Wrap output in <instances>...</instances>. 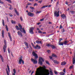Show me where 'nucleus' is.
Returning <instances> with one entry per match:
<instances>
[{
    "mask_svg": "<svg viewBox=\"0 0 75 75\" xmlns=\"http://www.w3.org/2000/svg\"><path fill=\"white\" fill-rule=\"evenodd\" d=\"M9 15L11 17H13V15L11 14V13H9Z\"/></svg>",
    "mask_w": 75,
    "mask_h": 75,
    "instance_id": "47",
    "label": "nucleus"
},
{
    "mask_svg": "<svg viewBox=\"0 0 75 75\" xmlns=\"http://www.w3.org/2000/svg\"><path fill=\"white\" fill-rule=\"evenodd\" d=\"M8 37H9L10 41H12V38H11V35H10V33H8Z\"/></svg>",
    "mask_w": 75,
    "mask_h": 75,
    "instance_id": "14",
    "label": "nucleus"
},
{
    "mask_svg": "<svg viewBox=\"0 0 75 75\" xmlns=\"http://www.w3.org/2000/svg\"><path fill=\"white\" fill-rule=\"evenodd\" d=\"M7 67H8V69L9 72H10V68H9V66H8V65H7Z\"/></svg>",
    "mask_w": 75,
    "mask_h": 75,
    "instance_id": "40",
    "label": "nucleus"
},
{
    "mask_svg": "<svg viewBox=\"0 0 75 75\" xmlns=\"http://www.w3.org/2000/svg\"><path fill=\"white\" fill-rule=\"evenodd\" d=\"M51 47L52 48V49H54V48H55V46L52 45H51Z\"/></svg>",
    "mask_w": 75,
    "mask_h": 75,
    "instance_id": "28",
    "label": "nucleus"
},
{
    "mask_svg": "<svg viewBox=\"0 0 75 75\" xmlns=\"http://www.w3.org/2000/svg\"><path fill=\"white\" fill-rule=\"evenodd\" d=\"M61 17L62 18H66V16L64 14L62 15Z\"/></svg>",
    "mask_w": 75,
    "mask_h": 75,
    "instance_id": "16",
    "label": "nucleus"
},
{
    "mask_svg": "<svg viewBox=\"0 0 75 75\" xmlns=\"http://www.w3.org/2000/svg\"><path fill=\"white\" fill-rule=\"evenodd\" d=\"M20 18H21V21H23V18L21 16L20 17Z\"/></svg>",
    "mask_w": 75,
    "mask_h": 75,
    "instance_id": "57",
    "label": "nucleus"
},
{
    "mask_svg": "<svg viewBox=\"0 0 75 75\" xmlns=\"http://www.w3.org/2000/svg\"><path fill=\"white\" fill-rule=\"evenodd\" d=\"M70 44H71V43H69V44H67V45H70Z\"/></svg>",
    "mask_w": 75,
    "mask_h": 75,
    "instance_id": "64",
    "label": "nucleus"
},
{
    "mask_svg": "<svg viewBox=\"0 0 75 75\" xmlns=\"http://www.w3.org/2000/svg\"><path fill=\"white\" fill-rule=\"evenodd\" d=\"M4 44L5 45H4L3 47V50L4 52H6V48H7V43L6 42V40L5 39L4 40Z\"/></svg>",
    "mask_w": 75,
    "mask_h": 75,
    "instance_id": "4",
    "label": "nucleus"
},
{
    "mask_svg": "<svg viewBox=\"0 0 75 75\" xmlns=\"http://www.w3.org/2000/svg\"><path fill=\"white\" fill-rule=\"evenodd\" d=\"M40 68L41 69H46V67H45V66L43 65V67H40Z\"/></svg>",
    "mask_w": 75,
    "mask_h": 75,
    "instance_id": "26",
    "label": "nucleus"
},
{
    "mask_svg": "<svg viewBox=\"0 0 75 75\" xmlns=\"http://www.w3.org/2000/svg\"><path fill=\"white\" fill-rule=\"evenodd\" d=\"M0 57L1 58V61H2V62H4V59H3V57L2 56H1V55L0 54Z\"/></svg>",
    "mask_w": 75,
    "mask_h": 75,
    "instance_id": "17",
    "label": "nucleus"
},
{
    "mask_svg": "<svg viewBox=\"0 0 75 75\" xmlns=\"http://www.w3.org/2000/svg\"><path fill=\"white\" fill-rule=\"evenodd\" d=\"M0 4H4V2H3L1 1H0Z\"/></svg>",
    "mask_w": 75,
    "mask_h": 75,
    "instance_id": "44",
    "label": "nucleus"
},
{
    "mask_svg": "<svg viewBox=\"0 0 75 75\" xmlns=\"http://www.w3.org/2000/svg\"><path fill=\"white\" fill-rule=\"evenodd\" d=\"M42 1H38L39 3H41Z\"/></svg>",
    "mask_w": 75,
    "mask_h": 75,
    "instance_id": "51",
    "label": "nucleus"
},
{
    "mask_svg": "<svg viewBox=\"0 0 75 75\" xmlns=\"http://www.w3.org/2000/svg\"><path fill=\"white\" fill-rule=\"evenodd\" d=\"M18 26H19L20 28H18V26L16 25V30H19L20 32H23V30H22V25L20 23H19L18 24Z\"/></svg>",
    "mask_w": 75,
    "mask_h": 75,
    "instance_id": "2",
    "label": "nucleus"
},
{
    "mask_svg": "<svg viewBox=\"0 0 75 75\" xmlns=\"http://www.w3.org/2000/svg\"><path fill=\"white\" fill-rule=\"evenodd\" d=\"M2 21L3 26H5V25H4V20L3 19H2Z\"/></svg>",
    "mask_w": 75,
    "mask_h": 75,
    "instance_id": "27",
    "label": "nucleus"
},
{
    "mask_svg": "<svg viewBox=\"0 0 75 75\" xmlns=\"http://www.w3.org/2000/svg\"><path fill=\"white\" fill-rule=\"evenodd\" d=\"M45 18H43L41 19L40 20V21H42L44 20Z\"/></svg>",
    "mask_w": 75,
    "mask_h": 75,
    "instance_id": "42",
    "label": "nucleus"
},
{
    "mask_svg": "<svg viewBox=\"0 0 75 75\" xmlns=\"http://www.w3.org/2000/svg\"><path fill=\"white\" fill-rule=\"evenodd\" d=\"M34 71H33L32 72L31 74H30V75H33V73H34Z\"/></svg>",
    "mask_w": 75,
    "mask_h": 75,
    "instance_id": "61",
    "label": "nucleus"
},
{
    "mask_svg": "<svg viewBox=\"0 0 75 75\" xmlns=\"http://www.w3.org/2000/svg\"><path fill=\"white\" fill-rule=\"evenodd\" d=\"M36 42L37 44H39V41L37 40V41H36Z\"/></svg>",
    "mask_w": 75,
    "mask_h": 75,
    "instance_id": "52",
    "label": "nucleus"
},
{
    "mask_svg": "<svg viewBox=\"0 0 75 75\" xmlns=\"http://www.w3.org/2000/svg\"><path fill=\"white\" fill-rule=\"evenodd\" d=\"M8 51L9 54L10 53V48H8Z\"/></svg>",
    "mask_w": 75,
    "mask_h": 75,
    "instance_id": "39",
    "label": "nucleus"
},
{
    "mask_svg": "<svg viewBox=\"0 0 75 75\" xmlns=\"http://www.w3.org/2000/svg\"><path fill=\"white\" fill-rule=\"evenodd\" d=\"M32 55L34 57H35V59L32 58L31 59V61L33 62L34 64H37V62H38L37 60V59L38 58V55H37V54L35 53L34 52H32Z\"/></svg>",
    "mask_w": 75,
    "mask_h": 75,
    "instance_id": "1",
    "label": "nucleus"
},
{
    "mask_svg": "<svg viewBox=\"0 0 75 75\" xmlns=\"http://www.w3.org/2000/svg\"><path fill=\"white\" fill-rule=\"evenodd\" d=\"M34 29V28H33V27H31L30 28L29 32L31 34H34V32H33Z\"/></svg>",
    "mask_w": 75,
    "mask_h": 75,
    "instance_id": "8",
    "label": "nucleus"
},
{
    "mask_svg": "<svg viewBox=\"0 0 75 75\" xmlns=\"http://www.w3.org/2000/svg\"><path fill=\"white\" fill-rule=\"evenodd\" d=\"M7 1H8V2L9 3H12V2H11V0H8Z\"/></svg>",
    "mask_w": 75,
    "mask_h": 75,
    "instance_id": "41",
    "label": "nucleus"
},
{
    "mask_svg": "<svg viewBox=\"0 0 75 75\" xmlns=\"http://www.w3.org/2000/svg\"><path fill=\"white\" fill-rule=\"evenodd\" d=\"M24 44H25V46L27 47V48H29V47H28V43H27V42H25Z\"/></svg>",
    "mask_w": 75,
    "mask_h": 75,
    "instance_id": "20",
    "label": "nucleus"
},
{
    "mask_svg": "<svg viewBox=\"0 0 75 75\" xmlns=\"http://www.w3.org/2000/svg\"><path fill=\"white\" fill-rule=\"evenodd\" d=\"M13 75H15V74L16 73V70L15 69H13Z\"/></svg>",
    "mask_w": 75,
    "mask_h": 75,
    "instance_id": "23",
    "label": "nucleus"
},
{
    "mask_svg": "<svg viewBox=\"0 0 75 75\" xmlns=\"http://www.w3.org/2000/svg\"><path fill=\"white\" fill-rule=\"evenodd\" d=\"M54 74H55V75H58V72L57 71H54Z\"/></svg>",
    "mask_w": 75,
    "mask_h": 75,
    "instance_id": "48",
    "label": "nucleus"
},
{
    "mask_svg": "<svg viewBox=\"0 0 75 75\" xmlns=\"http://www.w3.org/2000/svg\"><path fill=\"white\" fill-rule=\"evenodd\" d=\"M48 7H51V5H49L48 6Z\"/></svg>",
    "mask_w": 75,
    "mask_h": 75,
    "instance_id": "62",
    "label": "nucleus"
},
{
    "mask_svg": "<svg viewBox=\"0 0 75 75\" xmlns=\"http://www.w3.org/2000/svg\"><path fill=\"white\" fill-rule=\"evenodd\" d=\"M54 17L56 16V17H59V11H58L57 13V11H55V12H54Z\"/></svg>",
    "mask_w": 75,
    "mask_h": 75,
    "instance_id": "6",
    "label": "nucleus"
},
{
    "mask_svg": "<svg viewBox=\"0 0 75 75\" xmlns=\"http://www.w3.org/2000/svg\"><path fill=\"white\" fill-rule=\"evenodd\" d=\"M60 75H65V73H64V72H61L60 73Z\"/></svg>",
    "mask_w": 75,
    "mask_h": 75,
    "instance_id": "30",
    "label": "nucleus"
},
{
    "mask_svg": "<svg viewBox=\"0 0 75 75\" xmlns=\"http://www.w3.org/2000/svg\"><path fill=\"white\" fill-rule=\"evenodd\" d=\"M40 69H41L40 68H38L37 69L35 75H42V72L41 71H40Z\"/></svg>",
    "mask_w": 75,
    "mask_h": 75,
    "instance_id": "3",
    "label": "nucleus"
},
{
    "mask_svg": "<svg viewBox=\"0 0 75 75\" xmlns=\"http://www.w3.org/2000/svg\"><path fill=\"white\" fill-rule=\"evenodd\" d=\"M28 15L29 16H30V17H33V16H34V13L30 12H28Z\"/></svg>",
    "mask_w": 75,
    "mask_h": 75,
    "instance_id": "9",
    "label": "nucleus"
},
{
    "mask_svg": "<svg viewBox=\"0 0 75 75\" xmlns=\"http://www.w3.org/2000/svg\"><path fill=\"white\" fill-rule=\"evenodd\" d=\"M17 33L19 36H20L21 37H23V34H22V33H21V32H20V31H18L17 32Z\"/></svg>",
    "mask_w": 75,
    "mask_h": 75,
    "instance_id": "10",
    "label": "nucleus"
},
{
    "mask_svg": "<svg viewBox=\"0 0 75 75\" xmlns=\"http://www.w3.org/2000/svg\"><path fill=\"white\" fill-rule=\"evenodd\" d=\"M70 11L71 13H75V11Z\"/></svg>",
    "mask_w": 75,
    "mask_h": 75,
    "instance_id": "49",
    "label": "nucleus"
},
{
    "mask_svg": "<svg viewBox=\"0 0 75 75\" xmlns=\"http://www.w3.org/2000/svg\"><path fill=\"white\" fill-rule=\"evenodd\" d=\"M72 68V66H71L69 68V69H71Z\"/></svg>",
    "mask_w": 75,
    "mask_h": 75,
    "instance_id": "55",
    "label": "nucleus"
},
{
    "mask_svg": "<svg viewBox=\"0 0 75 75\" xmlns=\"http://www.w3.org/2000/svg\"><path fill=\"white\" fill-rule=\"evenodd\" d=\"M50 75H53V73H52V71H50Z\"/></svg>",
    "mask_w": 75,
    "mask_h": 75,
    "instance_id": "50",
    "label": "nucleus"
},
{
    "mask_svg": "<svg viewBox=\"0 0 75 75\" xmlns=\"http://www.w3.org/2000/svg\"><path fill=\"white\" fill-rule=\"evenodd\" d=\"M62 28V26L61 25H60V28H59V29H61V28Z\"/></svg>",
    "mask_w": 75,
    "mask_h": 75,
    "instance_id": "45",
    "label": "nucleus"
},
{
    "mask_svg": "<svg viewBox=\"0 0 75 75\" xmlns=\"http://www.w3.org/2000/svg\"><path fill=\"white\" fill-rule=\"evenodd\" d=\"M65 64H66V62H63L61 63V65L63 66L65 65Z\"/></svg>",
    "mask_w": 75,
    "mask_h": 75,
    "instance_id": "21",
    "label": "nucleus"
},
{
    "mask_svg": "<svg viewBox=\"0 0 75 75\" xmlns=\"http://www.w3.org/2000/svg\"><path fill=\"white\" fill-rule=\"evenodd\" d=\"M30 8L31 9V10H34V8L32 6H30Z\"/></svg>",
    "mask_w": 75,
    "mask_h": 75,
    "instance_id": "38",
    "label": "nucleus"
},
{
    "mask_svg": "<svg viewBox=\"0 0 75 75\" xmlns=\"http://www.w3.org/2000/svg\"><path fill=\"white\" fill-rule=\"evenodd\" d=\"M9 10H13V8H12L11 6H10V7H9Z\"/></svg>",
    "mask_w": 75,
    "mask_h": 75,
    "instance_id": "35",
    "label": "nucleus"
},
{
    "mask_svg": "<svg viewBox=\"0 0 75 75\" xmlns=\"http://www.w3.org/2000/svg\"><path fill=\"white\" fill-rule=\"evenodd\" d=\"M4 30H2V38H4Z\"/></svg>",
    "mask_w": 75,
    "mask_h": 75,
    "instance_id": "19",
    "label": "nucleus"
},
{
    "mask_svg": "<svg viewBox=\"0 0 75 75\" xmlns=\"http://www.w3.org/2000/svg\"><path fill=\"white\" fill-rule=\"evenodd\" d=\"M48 7V6H44L41 7V8H45V7Z\"/></svg>",
    "mask_w": 75,
    "mask_h": 75,
    "instance_id": "32",
    "label": "nucleus"
},
{
    "mask_svg": "<svg viewBox=\"0 0 75 75\" xmlns=\"http://www.w3.org/2000/svg\"><path fill=\"white\" fill-rule=\"evenodd\" d=\"M42 62H44V59L42 57H40L39 60V64L41 65H42Z\"/></svg>",
    "mask_w": 75,
    "mask_h": 75,
    "instance_id": "5",
    "label": "nucleus"
},
{
    "mask_svg": "<svg viewBox=\"0 0 75 75\" xmlns=\"http://www.w3.org/2000/svg\"><path fill=\"white\" fill-rule=\"evenodd\" d=\"M47 52H48V53H50L51 51L50 50H47Z\"/></svg>",
    "mask_w": 75,
    "mask_h": 75,
    "instance_id": "53",
    "label": "nucleus"
},
{
    "mask_svg": "<svg viewBox=\"0 0 75 75\" xmlns=\"http://www.w3.org/2000/svg\"><path fill=\"white\" fill-rule=\"evenodd\" d=\"M54 64H60V62H59L57 61V60H54Z\"/></svg>",
    "mask_w": 75,
    "mask_h": 75,
    "instance_id": "13",
    "label": "nucleus"
},
{
    "mask_svg": "<svg viewBox=\"0 0 75 75\" xmlns=\"http://www.w3.org/2000/svg\"><path fill=\"white\" fill-rule=\"evenodd\" d=\"M6 74L7 75H9V73H8V71L7 70H6Z\"/></svg>",
    "mask_w": 75,
    "mask_h": 75,
    "instance_id": "37",
    "label": "nucleus"
},
{
    "mask_svg": "<svg viewBox=\"0 0 75 75\" xmlns=\"http://www.w3.org/2000/svg\"><path fill=\"white\" fill-rule=\"evenodd\" d=\"M19 64H21V62L23 64H24V61L23 60V59H22L21 57H20L19 58Z\"/></svg>",
    "mask_w": 75,
    "mask_h": 75,
    "instance_id": "7",
    "label": "nucleus"
},
{
    "mask_svg": "<svg viewBox=\"0 0 75 75\" xmlns=\"http://www.w3.org/2000/svg\"><path fill=\"white\" fill-rule=\"evenodd\" d=\"M46 46H47V47H51V45L50 44H47L46 45Z\"/></svg>",
    "mask_w": 75,
    "mask_h": 75,
    "instance_id": "34",
    "label": "nucleus"
},
{
    "mask_svg": "<svg viewBox=\"0 0 75 75\" xmlns=\"http://www.w3.org/2000/svg\"><path fill=\"white\" fill-rule=\"evenodd\" d=\"M63 71L64 72V73H65V69H64Z\"/></svg>",
    "mask_w": 75,
    "mask_h": 75,
    "instance_id": "59",
    "label": "nucleus"
},
{
    "mask_svg": "<svg viewBox=\"0 0 75 75\" xmlns=\"http://www.w3.org/2000/svg\"><path fill=\"white\" fill-rule=\"evenodd\" d=\"M30 5H31V3H28V4H27V6H29Z\"/></svg>",
    "mask_w": 75,
    "mask_h": 75,
    "instance_id": "56",
    "label": "nucleus"
},
{
    "mask_svg": "<svg viewBox=\"0 0 75 75\" xmlns=\"http://www.w3.org/2000/svg\"><path fill=\"white\" fill-rule=\"evenodd\" d=\"M52 56V57H54L55 58H57V55H56L54 54H53Z\"/></svg>",
    "mask_w": 75,
    "mask_h": 75,
    "instance_id": "25",
    "label": "nucleus"
},
{
    "mask_svg": "<svg viewBox=\"0 0 75 75\" xmlns=\"http://www.w3.org/2000/svg\"><path fill=\"white\" fill-rule=\"evenodd\" d=\"M69 41H64V42L63 43V44H64V45H67V43H68L69 42Z\"/></svg>",
    "mask_w": 75,
    "mask_h": 75,
    "instance_id": "18",
    "label": "nucleus"
},
{
    "mask_svg": "<svg viewBox=\"0 0 75 75\" xmlns=\"http://www.w3.org/2000/svg\"><path fill=\"white\" fill-rule=\"evenodd\" d=\"M23 33H24V34H26V32L25 31V30H23Z\"/></svg>",
    "mask_w": 75,
    "mask_h": 75,
    "instance_id": "46",
    "label": "nucleus"
},
{
    "mask_svg": "<svg viewBox=\"0 0 75 75\" xmlns=\"http://www.w3.org/2000/svg\"><path fill=\"white\" fill-rule=\"evenodd\" d=\"M14 10L16 13V14L17 16H19V13L17 11L16 8H15L14 9Z\"/></svg>",
    "mask_w": 75,
    "mask_h": 75,
    "instance_id": "12",
    "label": "nucleus"
},
{
    "mask_svg": "<svg viewBox=\"0 0 75 75\" xmlns=\"http://www.w3.org/2000/svg\"><path fill=\"white\" fill-rule=\"evenodd\" d=\"M12 24H16V22L15 21H11Z\"/></svg>",
    "mask_w": 75,
    "mask_h": 75,
    "instance_id": "24",
    "label": "nucleus"
},
{
    "mask_svg": "<svg viewBox=\"0 0 75 75\" xmlns=\"http://www.w3.org/2000/svg\"><path fill=\"white\" fill-rule=\"evenodd\" d=\"M41 12V11H37V12L36 13V14H39V13H40Z\"/></svg>",
    "mask_w": 75,
    "mask_h": 75,
    "instance_id": "36",
    "label": "nucleus"
},
{
    "mask_svg": "<svg viewBox=\"0 0 75 75\" xmlns=\"http://www.w3.org/2000/svg\"><path fill=\"white\" fill-rule=\"evenodd\" d=\"M42 41H39V44H42V42H41Z\"/></svg>",
    "mask_w": 75,
    "mask_h": 75,
    "instance_id": "60",
    "label": "nucleus"
},
{
    "mask_svg": "<svg viewBox=\"0 0 75 75\" xmlns=\"http://www.w3.org/2000/svg\"><path fill=\"white\" fill-rule=\"evenodd\" d=\"M59 45H64V43L61 41H59L58 42Z\"/></svg>",
    "mask_w": 75,
    "mask_h": 75,
    "instance_id": "15",
    "label": "nucleus"
},
{
    "mask_svg": "<svg viewBox=\"0 0 75 75\" xmlns=\"http://www.w3.org/2000/svg\"><path fill=\"white\" fill-rule=\"evenodd\" d=\"M49 58H50V59H52V56H49Z\"/></svg>",
    "mask_w": 75,
    "mask_h": 75,
    "instance_id": "58",
    "label": "nucleus"
},
{
    "mask_svg": "<svg viewBox=\"0 0 75 75\" xmlns=\"http://www.w3.org/2000/svg\"><path fill=\"white\" fill-rule=\"evenodd\" d=\"M33 6H38V4H37L36 3H35L34 4Z\"/></svg>",
    "mask_w": 75,
    "mask_h": 75,
    "instance_id": "43",
    "label": "nucleus"
},
{
    "mask_svg": "<svg viewBox=\"0 0 75 75\" xmlns=\"http://www.w3.org/2000/svg\"><path fill=\"white\" fill-rule=\"evenodd\" d=\"M73 64H75V57L73 58V60H72Z\"/></svg>",
    "mask_w": 75,
    "mask_h": 75,
    "instance_id": "22",
    "label": "nucleus"
},
{
    "mask_svg": "<svg viewBox=\"0 0 75 75\" xmlns=\"http://www.w3.org/2000/svg\"><path fill=\"white\" fill-rule=\"evenodd\" d=\"M62 33H64V32H65V29H64V28L62 29Z\"/></svg>",
    "mask_w": 75,
    "mask_h": 75,
    "instance_id": "33",
    "label": "nucleus"
},
{
    "mask_svg": "<svg viewBox=\"0 0 75 75\" xmlns=\"http://www.w3.org/2000/svg\"><path fill=\"white\" fill-rule=\"evenodd\" d=\"M38 33H40V34H42V32H41V30H39L38 31Z\"/></svg>",
    "mask_w": 75,
    "mask_h": 75,
    "instance_id": "54",
    "label": "nucleus"
},
{
    "mask_svg": "<svg viewBox=\"0 0 75 75\" xmlns=\"http://www.w3.org/2000/svg\"><path fill=\"white\" fill-rule=\"evenodd\" d=\"M59 41H62V39L60 38V39L59 40Z\"/></svg>",
    "mask_w": 75,
    "mask_h": 75,
    "instance_id": "63",
    "label": "nucleus"
},
{
    "mask_svg": "<svg viewBox=\"0 0 75 75\" xmlns=\"http://www.w3.org/2000/svg\"><path fill=\"white\" fill-rule=\"evenodd\" d=\"M34 48L37 50H40L41 48V47L38 46V45H37L36 46H35Z\"/></svg>",
    "mask_w": 75,
    "mask_h": 75,
    "instance_id": "11",
    "label": "nucleus"
},
{
    "mask_svg": "<svg viewBox=\"0 0 75 75\" xmlns=\"http://www.w3.org/2000/svg\"><path fill=\"white\" fill-rule=\"evenodd\" d=\"M45 62L46 64H48V65H50V64L49 63V62L47 61H45Z\"/></svg>",
    "mask_w": 75,
    "mask_h": 75,
    "instance_id": "31",
    "label": "nucleus"
},
{
    "mask_svg": "<svg viewBox=\"0 0 75 75\" xmlns=\"http://www.w3.org/2000/svg\"><path fill=\"white\" fill-rule=\"evenodd\" d=\"M5 26H6V31H8V28L7 25H6Z\"/></svg>",
    "mask_w": 75,
    "mask_h": 75,
    "instance_id": "29",
    "label": "nucleus"
}]
</instances>
